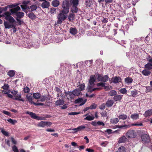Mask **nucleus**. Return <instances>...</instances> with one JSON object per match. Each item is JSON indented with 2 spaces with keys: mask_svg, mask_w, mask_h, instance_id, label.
Returning a JSON list of instances; mask_svg holds the SVG:
<instances>
[{
  "mask_svg": "<svg viewBox=\"0 0 152 152\" xmlns=\"http://www.w3.org/2000/svg\"><path fill=\"white\" fill-rule=\"evenodd\" d=\"M69 12L68 10H61L60 13L57 16L58 19L57 23L61 24L62 22L67 18V14Z\"/></svg>",
  "mask_w": 152,
  "mask_h": 152,
  "instance_id": "f257e3e1",
  "label": "nucleus"
},
{
  "mask_svg": "<svg viewBox=\"0 0 152 152\" xmlns=\"http://www.w3.org/2000/svg\"><path fill=\"white\" fill-rule=\"evenodd\" d=\"M96 79V77L94 75H92L90 77L89 82V84L87 88L88 91L91 92L95 90L101 89L100 88H92V86L94 85V82L95 81Z\"/></svg>",
  "mask_w": 152,
  "mask_h": 152,
  "instance_id": "f03ea898",
  "label": "nucleus"
},
{
  "mask_svg": "<svg viewBox=\"0 0 152 152\" xmlns=\"http://www.w3.org/2000/svg\"><path fill=\"white\" fill-rule=\"evenodd\" d=\"M5 15V19L8 20L10 23H13L15 21V20L11 16V13L9 12H6L4 13V14H0V18L2 17H4Z\"/></svg>",
  "mask_w": 152,
  "mask_h": 152,
  "instance_id": "7ed1b4c3",
  "label": "nucleus"
},
{
  "mask_svg": "<svg viewBox=\"0 0 152 152\" xmlns=\"http://www.w3.org/2000/svg\"><path fill=\"white\" fill-rule=\"evenodd\" d=\"M136 132L134 130H128L126 133V136L128 138H134L136 136Z\"/></svg>",
  "mask_w": 152,
  "mask_h": 152,
  "instance_id": "20e7f679",
  "label": "nucleus"
},
{
  "mask_svg": "<svg viewBox=\"0 0 152 152\" xmlns=\"http://www.w3.org/2000/svg\"><path fill=\"white\" fill-rule=\"evenodd\" d=\"M69 2L68 0L64 1L62 5L63 8L62 10H68V12H69Z\"/></svg>",
  "mask_w": 152,
  "mask_h": 152,
  "instance_id": "39448f33",
  "label": "nucleus"
},
{
  "mask_svg": "<svg viewBox=\"0 0 152 152\" xmlns=\"http://www.w3.org/2000/svg\"><path fill=\"white\" fill-rule=\"evenodd\" d=\"M109 78L108 77L107 75L102 77L100 74L98 75L97 79L99 81L106 82L108 80Z\"/></svg>",
  "mask_w": 152,
  "mask_h": 152,
  "instance_id": "423d86ee",
  "label": "nucleus"
},
{
  "mask_svg": "<svg viewBox=\"0 0 152 152\" xmlns=\"http://www.w3.org/2000/svg\"><path fill=\"white\" fill-rule=\"evenodd\" d=\"M141 139L143 143H145L149 142L150 140L149 136L147 134H144L142 135Z\"/></svg>",
  "mask_w": 152,
  "mask_h": 152,
  "instance_id": "0eeeda50",
  "label": "nucleus"
},
{
  "mask_svg": "<svg viewBox=\"0 0 152 152\" xmlns=\"http://www.w3.org/2000/svg\"><path fill=\"white\" fill-rule=\"evenodd\" d=\"M143 125L141 123H136L135 124H129L128 125H123L120 126V128H129L131 126H142Z\"/></svg>",
  "mask_w": 152,
  "mask_h": 152,
  "instance_id": "6e6552de",
  "label": "nucleus"
},
{
  "mask_svg": "<svg viewBox=\"0 0 152 152\" xmlns=\"http://www.w3.org/2000/svg\"><path fill=\"white\" fill-rule=\"evenodd\" d=\"M86 100L83 101V99L82 98H80L76 99L75 101V104L80 103V106H82L86 102Z\"/></svg>",
  "mask_w": 152,
  "mask_h": 152,
  "instance_id": "1a4fd4ad",
  "label": "nucleus"
},
{
  "mask_svg": "<svg viewBox=\"0 0 152 152\" xmlns=\"http://www.w3.org/2000/svg\"><path fill=\"white\" fill-rule=\"evenodd\" d=\"M32 94H28L26 96V97L28 100L29 101V102L31 103V104H33L35 105H38V103H37V101L36 103H35L34 102L32 101Z\"/></svg>",
  "mask_w": 152,
  "mask_h": 152,
  "instance_id": "9d476101",
  "label": "nucleus"
},
{
  "mask_svg": "<svg viewBox=\"0 0 152 152\" xmlns=\"http://www.w3.org/2000/svg\"><path fill=\"white\" fill-rule=\"evenodd\" d=\"M26 114L29 115L31 118L38 120V116L32 112L27 111L26 112Z\"/></svg>",
  "mask_w": 152,
  "mask_h": 152,
  "instance_id": "9b49d317",
  "label": "nucleus"
},
{
  "mask_svg": "<svg viewBox=\"0 0 152 152\" xmlns=\"http://www.w3.org/2000/svg\"><path fill=\"white\" fill-rule=\"evenodd\" d=\"M65 94L66 96L69 95L71 99H73L75 96L73 92L68 91L66 92L65 91Z\"/></svg>",
  "mask_w": 152,
  "mask_h": 152,
  "instance_id": "f8f14e48",
  "label": "nucleus"
},
{
  "mask_svg": "<svg viewBox=\"0 0 152 152\" xmlns=\"http://www.w3.org/2000/svg\"><path fill=\"white\" fill-rule=\"evenodd\" d=\"M20 7L19 6H17V7L10 10V11L11 12V14H16L18 13V11L20 10Z\"/></svg>",
  "mask_w": 152,
  "mask_h": 152,
  "instance_id": "ddd939ff",
  "label": "nucleus"
},
{
  "mask_svg": "<svg viewBox=\"0 0 152 152\" xmlns=\"http://www.w3.org/2000/svg\"><path fill=\"white\" fill-rule=\"evenodd\" d=\"M20 7L19 6H17V7L10 10V11L11 12V14H16L18 13V11L20 10Z\"/></svg>",
  "mask_w": 152,
  "mask_h": 152,
  "instance_id": "4468645a",
  "label": "nucleus"
},
{
  "mask_svg": "<svg viewBox=\"0 0 152 152\" xmlns=\"http://www.w3.org/2000/svg\"><path fill=\"white\" fill-rule=\"evenodd\" d=\"M114 103V101L112 99H108L106 102V105L107 107H110L112 106Z\"/></svg>",
  "mask_w": 152,
  "mask_h": 152,
  "instance_id": "2eb2a0df",
  "label": "nucleus"
},
{
  "mask_svg": "<svg viewBox=\"0 0 152 152\" xmlns=\"http://www.w3.org/2000/svg\"><path fill=\"white\" fill-rule=\"evenodd\" d=\"M50 5V3L46 1L42 3L41 6L43 8H47L49 7Z\"/></svg>",
  "mask_w": 152,
  "mask_h": 152,
  "instance_id": "dca6fc26",
  "label": "nucleus"
},
{
  "mask_svg": "<svg viewBox=\"0 0 152 152\" xmlns=\"http://www.w3.org/2000/svg\"><path fill=\"white\" fill-rule=\"evenodd\" d=\"M64 103V100L59 99L55 102V105L57 106L61 105H63Z\"/></svg>",
  "mask_w": 152,
  "mask_h": 152,
  "instance_id": "f3484780",
  "label": "nucleus"
},
{
  "mask_svg": "<svg viewBox=\"0 0 152 152\" xmlns=\"http://www.w3.org/2000/svg\"><path fill=\"white\" fill-rule=\"evenodd\" d=\"M112 80L113 83H117L121 82V79L120 77H115L112 78Z\"/></svg>",
  "mask_w": 152,
  "mask_h": 152,
  "instance_id": "a211bd4d",
  "label": "nucleus"
},
{
  "mask_svg": "<svg viewBox=\"0 0 152 152\" xmlns=\"http://www.w3.org/2000/svg\"><path fill=\"white\" fill-rule=\"evenodd\" d=\"M127 140V139L125 136H123L119 138L118 142L119 143L125 142Z\"/></svg>",
  "mask_w": 152,
  "mask_h": 152,
  "instance_id": "6ab92c4d",
  "label": "nucleus"
},
{
  "mask_svg": "<svg viewBox=\"0 0 152 152\" xmlns=\"http://www.w3.org/2000/svg\"><path fill=\"white\" fill-rule=\"evenodd\" d=\"M14 97L15 98H13V99L15 100L22 101L23 102H24V100L21 99V96L20 94H17V95L15 96Z\"/></svg>",
  "mask_w": 152,
  "mask_h": 152,
  "instance_id": "aec40b11",
  "label": "nucleus"
},
{
  "mask_svg": "<svg viewBox=\"0 0 152 152\" xmlns=\"http://www.w3.org/2000/svg\"><path fill=\"white\" fill-rule=\"evenodd\" d=\"M142 73L143 75L147 76L150 75L151 72L148 69H145L142 71Z\"/></svg>",
  "mask_w": 152,
  "mask_h": 152,
  "instance_id": "412c9836",
  "label": "nucleus"
},
{
  "mask_svg": "<svg viewBox=\"0 0 152 152\" xmlns=\"http://www.w3.org/2000/svg\"><path fill=\"white\" fill-rule=\"evenodd\" d=\"M118 117L119 119L123 120H126L127 118V115L123 114L119 115Z\"/></svg>",
  "mask_w": 152,
  "mask_h": 152,
  "instance_id": "4be33fe9",
  "label": "nucleus"
},
{
  "mask_svg": "<svg viewBox=\"0 0 152 152\" xmlns=\"http://www.w3.org/2000/svg\"><path fill=\"white\" fill-rule=\"evenodd\" d=\"M123 96L122 95H116L113 97L114 100L116 101H119L121 100Z\"/></svg>",
  "mask_w": 152,
  "mask_h": 152,
  "instance_id": "5701e85b",
  "label": "nucleus"
},
{
  "mask_svg": "<svg viewBox=\"0 0 152 152\" xmlns=\"http://www.w3.org/2000/svg\"><path fill=\"white\" fill-rule=\"evenodd\" d=\"M70 32L71 34L75 35L77 33V31L75 28L71 27L70 28Z\"/></svg>",
  "mask_w": 152,
  "mask_h": 152,
  "instance_id": "b1692460",
  "label": "nucleus"
},
{
  "mask_svg": "<svg viewBox=\"0 0 152 152\" xmlns=\"http://www.w3.org/2000/svg\"><path fill=\"white\" fill-rule=\"evenodd\" d=\"M15 15L18 18L20 19L24 16V13L22 12H18L15 14Z\"/></svg>",
  "mask_w": 152,
  "mask_h": 152,
  "instance_id": "393cba45",
  "label": "nucleus"
},
{
  "mask_svg": "<svg viewBox=\"0 0 152 152\" xmlns=\"http://www.w3.org/2000/svg\"><path fill=\"white\" fill-rule=\"evenodd\" d=\"M77 6H72L71 8V11L72 13H77L78 11Z\"/></svg>",
  "mask_w": 152,
  "mask_h": 152,
  "instance_id": "a878e982",
  "label": "nucleus"
},
{
  "mask_svg": "<svg viewBox=\"0 0 152 152\" xmlns=\"http://www.w3.org/2000/svg\"><path fill=\"white\" fill-rule=\"evenodd\" d=\"M73 92L75 96H79L81 93V91L78 88L75 89Z\"/></svg>",
  "mask_w": 152,
  "mask_h": 152,
  "instance_id": "bb28decb",
  "label": "nucleus"
},
{
  "mask_svg": "<svg viewBox=\"0 0 152 152\" xmlns=\"http://www.w3.org/2000/svg\"><path fill=\"white\" fill-rule=\"evenodd\" d=\"M131 92L130 95H129V96H132L133 97H135L137 94V91L136 90H134L133 91H128V92L129 93Z\"/></svg>",
  "mask_w": 152,
  "mask_h": 152,
  "instance_id": "cd10ccee",
  "label": "nucleus"
},
{
  "mask_svg": "<svg viewBox=\"0 0 152 152\" xmlns=\"http://www.w3.org/2000/svg\"><path fill=\"white\" fill-rule=\"evenodd\" d=\"M119 122V119L118 118H115L111 119L110 120V122L113 124H116Z\"/></svg>",
  "mask_w": 152,
  "mask_h": 152,
  "instance_id": "c85d7f7f",
  "label": "nucleus"
},
{
  "mask_svg": "<svg viewBox=\"0 0 152 152\" xmlns=\"http://www.w3.org/2000/svg\"><path fill=\"white\" fill-rule=\"evenodd\" d=\"M131 118L133 120H137L139 118V115L137 114H133L131 115Z\"/></svg>",
  "mask_w": 152,
  "mask_h": 152,
  "instance_id": "c756f323",
  "label": "nucleus"
},
{
  "mask_svg": "<svg viewBox=\"0 0 152 152\" xmlns=\"http://www.w3.org/2000/svg\"><path fill=\"white\" fill-rule=\"evenodd\" d=\"M52 4L54 7H57L59 4V1L57 0H54L52 2Z\"/></svg>",
  "mask_w": 152,
  "mask_h": 152,
  "instance_id": "7c9ffc66",
  "label": "nucleus"
},
{
  "mask_svg": "<svg viewBox=\"0 0 152 152\" xmlns=\"http://www.w3.org/2000/svg\"><path fill=\"white\" fill-rule=\"evenodd\" d=\"M21 7L23 9V10L24 11L25 10H27L28 11H30L29 7L27 6V5H21Z\"/></svg>",
  "mask_w": 152,
  "mask_h": 152,
  "instance_id": "2f4dec72",
  "label": "nucleus"
},
{
  "mask_svg": "<svg viewBox=\"0 0 152 152\" xmlns=\"http://www.w3.org/2000/svg\"><path fill=\"white\" fill-rule=\"evenodd\" d=\"M117 94L116 91L114 90H112L109 92V95L110 96H113L116 95Z\"/></svg>",
  "mask_w": 152,
  "mask_h": 152,
  "instance_id": "473e14b6",
  "label": "nucleus"
},
{
  "mask_svg": "<svg viewBox=\"0 0 152 152\" xmlns=\"http://www.w3.org/2000/svg\"><path fill=\"white\" fill-rule=\"evenodd\" d=\"M75 16V15L73 13H70L68 16V19L69 21H71L73 20Z\"/></svg>",
  "mask_w": 152,
  "mask_h": 152,
  "instance_id": "72a5a7b5",
  "label": "nucleus"
},
{
  "mask_svg": "<svg viewBox=\"0 0 152 152\" xmlns=\"http://www.w3.org/2000/svg\"><path fill=\"white\" fill-rule=\"evenodd\" d=\"M152 114V110H148L146 111L144 114L145 117H147L151 115Z\"/></svg>",
  "mask_w": 152,
  "mask_h": 152,
  "instance_id": "f704fd0d",
  "label": "nucleus"
},
{
  "mask_svg": "<svg viewBox=\"0 0 152 152\" xmlns=\"http://www.w3.org/2000/svg\"><path fill=\"white\" fill-rule=\"evenodd\" d=\"M0 129L1 130V132L3 134L6 136H9V133L5 131L3 128H0Z\"/></svg>",
  "mask_w": 152,
  "mask_h": 152,
  "instance_id": "c9c22d12",
  "label": "nucleus"
},
{
  "mask_svg": "<svg viewBox=\"0 0 152 152\" xmlns=\"http://www.w3.org/2000/svg\"><path fill=\"white\" fill-rule=\"evenodd\" d=\"M94 117L93 116L88 115L84 118V120H86L88 121H91L94 120Z\"/></svg>",
  "mask_w": 152,
  "mask_h": 152,
  "instance_id": "e433bc0d",
  "label": "nucleus"
},
{
  "mask_svg": "<svg viewBox=\"0 0 152 152\" xmlns=\"http://www.w3.org/2000/svg\"><path fill=\"white\" fill-rule=\"evenodd\" d=\"M4 24L6 28H11V26L9 23L7 21H4Z\"/></svg>",
  "mask_w": 152,
  "mask_h": 152,
  "instance_id": "4c0bfd02",
  "label": "nucleus"
},
{
  "mask_svg": "<svg viewBox=\"0 0 152 152\" xmlns=\"http://www.w3.org/2000/svg\"><path fill=\"white\" fill-rule=\"evenodd\" d=\"M8 75L11 77H13L15 75L14 71L13 70H10L8 72Z\"/></svg>",
  "mask_w": 152,
  "mask_h": 152,
  "instance_id": "58836bf2",
  "label": "nucleus"
},
{
  "mask_svg": "<svg viewBox=\"0 0 152 152\" xmlns=\"http://www.w3.org/2000/svg\"><path fill=\"white\" fill-rule=\"evenodd\" d=\"M133 79L131 78L128 77L125 79V82L128 83H132L133 81Z\"/></svg>",
  "mask_w": 152,
  "mask_h": 152,
  "instance_id": "ea45409f",
  "label": "nucleus"
},
{
  "mask_svg": "<svg viewBox=\"0 0 152 152\" xmlns=\"http://www.w3.org/2000/svg\"><path fill=\"white\" fill-rule=\"evenodd\" d=\"M85 88L84 83L81 84L79 85V87L78 89L80 91L84 90Z\"/></svg>",
  "mask_w": 152,
  "mask_h": 152,
  "instance_id": "a19ab883",
  "label": "nucleus"
},
{
  "mask_svg": "<svg viewBox=\"0 0 152 152\" xmlns=\"http://www.w3.org/2000/svg\"><path fill=\"white\" fill-rule=\"evenodd\" d=\"M7 121L13 125H14L17 122V121L16 120H13L11 118H9L7 119Z\"/></svg>",
  "mask_w": 152,
  "mask_h": 152,
  "instance_id": "79ce46f5",
  "label": "nucleus"
},
{
  "mask_svg": "<svg viewBox=\"0 0 152 152\" xmlns=\"http://www.w3.org/2000/svg\"><path fill=\"white\" fill-rule=\"evenodd\" d=\"M46 99V97L43 96H39V101H41L42 102L44 101Z\"/></svg>",
  "mask_w": 152,
  "mask_h": 152,
  "instance_id": "37998d69",
  "label": "nucleus"
},
{
  "mask_svg": "<svg viewBox=\"0 0 152 152\" xmlns=\"http://www.w3.org/2000/svg\"><path fill=\"white\" fill-rule=\"evenodd\" d=\"M145 68L149 69H152V65L148 63L145 65Z\"/></svg>",
  "mask_w": 152,
  "mask_h": 152,
  "instance_id": "c03bdc74",
  "label": "nucleus"
},
{
  "mask_svg": "<svg viewBox=\"0 0 152 152\" xmlns=\"http://www.w3.org/2000/svg\"><path fill=\"white\" fill-rule=\"evenodd\" d=\"M1 88L3 89V90H9V86L8 84L5 83L4 85L1 87Z\"/></svg>",
  "mask_w": 152,
  "mask_h": 152,
  "instance_id": "a18cd8bd",
  "label": "nucleus"
},
{
  "mask_svg": "<svg viewBox=\"0 0 152 152\" xmlns=\"http://www.w3.org/2000/svg\"><path fill=\"white\" fill-rule=\"evenodd\" d=\"M29 7L30 8V11H31L35 10L37 8V6L34 5H31Z\"/></svg>",
  "mask_w": 152,
  "mask_h": 152,
  "instance_id": "49530a36",
  "label": "nucleus"
},
{
  "mask_svg": "<svg viewBox=\"0 0 152 152\" xmlns=\"http://www.w3.org/2000/svg\"><path fill=\"white\" fill-rule=\"evenodd\" d=\"M78 0H72V3L73 6H77L78 4Z\"/></svg>",
  "mask_w": 152,
  "mask_h": 152,
  "instance_id": "de8ad7c7",
  "label": "nucleus"
},
{
  "mask_svg": "<svg viewBox=\"0 0 152 152\" xmlns=\"http://www.w3.org/2000/svg\"><path fill=\"white\" fill-rule=\"evenodd\" d=\"M45 121H41L39 123V126L42 127H44L46 126Z\"/></svg>",
  "mask_w": 152,
  "mask_h": 152,
  "instance_id": "09e8293b",
  "label": "nucleus"
},
{
  "mask_svg": "<svg viewBox=\"0 0 152 152\" xmlns=\"http://www.w3.org/2000/svg\"><path fill=\"white\" fill-rule=\"evenodd\" d=\"M56 8H52L50 9V13L51 14H56Z\"/></svg>",
  "mask_w": 152,
  "mask_h": 152,
  "instance_id": "8fccbe9b",
  "label": "nucleus"
},
{
  "mask_svg": "<svg viewBox=\"0 0 152 152\" xmlns=\"http://www.w3.org/2000/svg\"><path fill=\"white\" fill-rule=\"evenodd\" d=\"M117 152H126L125 150V148L124 147H120L118 149Z\"/></svg>",
  "mask_w": 152,
  "mask_h": 152,
  "instance_id": "3c124183",
  "label": "nucleus"
},
{
  "mask_svg": "<svg viewBox=\"0 0 152 152\" xmlns=\"http://www.w3.org/2000/svg\"><path fill=\"white\" fill-rule=\"evenodd\" d=\"M119 91L121 93L123 94H126L127 93V90L125 88H122L119 90Z\"/></svg>",
  "mask_w": 152,
  "mask_h": 152,
  "instance_id": "603ef678",
  "label": "nucleus"
},
{
  "mask_svg": "<svg viewBox=\"0 0 152 152\" xmlns=\"http://www.w3.org/2000/svg\"><path fill=\"white\" fill-rule=\"evenodd\" d=\"M78 132L82 131L86 128V126L83 125H81L77 127Z\"/></svg>",
  "mask_w": 152,
  "mask_h": 152,
  "instance_id": "864d4df0",
  "label": "nucleus"
},
{
  "mask_svg": "<svg viewBox=\"0 0 152 152\" xmlns=\"http://www.w3.org/2000/svg\"><path fill=\"white\" fill-rule=\"evenodd\" d=\"M28 16L29 18H30L31 19H34V18H35V16L34 14L32 12H30L28 14Z\"/></svg>",
  "mask_w": 152,
  "mask_h": 152,
  "instance_id": "5fc2aeb1",
  "label": "nucleus"
},
{
  "mask_svg": "<svg viewBox=\"0 0 152 152\" xmlns=\"http://www.w3.org/2000/svg\"><path fill=\"white\" fill-rule=\"evenodd\" d=\"M97 105L95 103H93L90 107V109L93 110L96 108Z\"/></svg>",
  "mask_w": 152,
  "mask_h": 152,
  "instance_id": "6e6d98bb",
  "label": "nucleus"
},
{
  "mask_svg": "<svg viewBox=\"0 0 152 152\" xmlns=\"http://www.w3.org/2000/svg\"><path fill=\"white\" fill-rule=\"evenodd\" d=\"M7 10V7H0V14L2 13L3 11H6Z\"/></svg>",
  "mask_w": 152,
  "mask_h": 152,
  "instance_id": "4d7b16f0",
  "label": "nucleus"
},
{
  "mask_svg": "<svg viewBox=\"0 0 152 152\" xmlns=\"http://www.w3.org/2000/svg\"><path fill=\"white\" fill-rule=\"evenodd\" d=\"M104 89L106 91H109L112 89V87L111 86H105L104 85Z\"/></svg>",
  "mask_w": 152,
  "mask_h": 152,
  "instance_id": "13d9d810",
  "label": "nucleus"
},
{
  "mask_svg": "<svg viewBox=\"0 0 152 152\" xmlns=\"http://www.w3.org/2000/svg\"><path fill=\"white\" fill-rule=\"evenodd\" d=\"M66 130H73V131H75L74 132H71L72 133H75L76 132H78L77 127V128H74V129H67Z\"/></svg>",
  "mask_w": 152,
  "mask_h": 152,
  "instance_id": "bf43d9fd",
  "label": "nucleus"
},
{
  "mask_svg": "<svg viewBox=\"0 0 152 152\" xmlns=\"http://www.w3.org/2000/svg\"><path fill=\"white\" fill-rule=\"evenodd\" d=\"M29 91V88L27 86L25 87L23 89L24 92L26 93H28Z\"/></svg>",
  "mask_w": 152,
  "mask_h": 152,
  "instance_id": "052dcab7",
  "label": "nucleus"
},
{
  "mask_svg": "<svg viewBox=\"0 0 152 152\" xmlns=\"http://www.w3.org/2000/svg\"><path fill=\"white\" fill-rule=\"evenodd\" d=\"M12 149L14 152H19L17 147L15 145L12 146Z\"/></svg>",
  "mask_w": 152,
  "mask_h": 152,
  "instance_id": "680f3d73",
  "label": "nucleus"
},
{
  "mask_svg": "<svg viewBox=\"0 0 152 152\" xmlns=\"http://www.w3.org/2000/svg\"><path fill=\"white\" fill-rule=\"evenodd\" d=\"M2 113L4 114L7 115L9 116H11V114L10 113L7 111L3 110L2 111Z\"/></svg>",
  "mask_w": 152,
  "mask_h": 152,
  "instance_id": "e2e57ef3",
  "label": "nucleus"
},
{
  "mask_svg": "<svg viewBox=\"0 0 152 152\" xmlns=\"http://www.w3.org/2000/svg\"><path fill=\"white\" fill-rule=\"evenodd\" d=\"M10 91L9 90H1V92L4 94H7L10 93Z\"/></svg>",
  "mask_w": 152,
  "mask_h": 152,
  "instance_id": "0e129e2a",
  "label": "nucleus"
},
{
  "mask_svg": "<svg viewBox=\"0 0 152 152\" xmlns=\"http://www.w3.org/2000/svg\"><path fill=\"white\" fill-rule=\"evenodd\" d=\"M105 107V104L104 103H103L101 105L99 106V108L101 110H104Z\"/></svg>",
  "mask_w": 152,
  "mask_h": 152,
  "instance_id": "69168bd1",
  "label": "nucleus"
},
{
  "mask_svg": "<svg viewBox=\"0 0 152 152\" xmlns=\"http://www.w3.org/2000/svg\"><path fill=\"white\" fill-rule=\"evenodd\" d=\"M55 90L58 93H62V91L58 87H56L55 88Z\"/></svg>",
  "mask_w": 152,
  "mask_h": 152,
  "instance_id": "338daca9",
  "label": "nucleus"
},
{
  "mask_svg": "<svg viewBox=\"0 0 152 152\" xmlns=\"http://www.w3.org/2000/svg\"><path fill=\"white\" fill-rule=\"evenodd\" d=\"M105 83H98L97 84V86H101V87H104V85H105Z\"/></svg>",
  "mask_w": 152,
  "mask_h": 152,
  "instance_id": "774afa93",
  "label": "nucleus"
}]
</instances>
